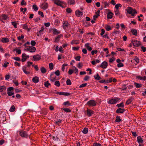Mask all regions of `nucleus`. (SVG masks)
Wrapping results in <instances>:
<instances>
[{
	"instance_id": "obj_1",
	"label": "nucleus",
	"mask_w": 146,
	"mask_h": 146,
	"mask_svg": "<svg viewBox=\"0 0 146 146\" xmlns=\"http://www.w3.org/2000/svg\"><path fill=\"white\" fill-rule=\"evenodd\" d=\"M125 10L127 11V13L131 14V16H134L135 14L137 13L136 10L133 9L132 8L129 7H127Z\"/></svg>"
},
{
	"instance_id": "obj_2",
	"label": "nucleus",
	"mask_w": 146,
	"mask_h": 146,
	"mask_svg": "<svg viewBox=\"0 0 146 146\" xmlns=\"http://www.w3.org/2000/svg\"><path fill=\"white\" fill-rule=\"evenodd\" d=\"M40 7L41 9L45 10L48 8V5L47 3L44 2L41 3L40 5Z\"/></svg>"
},
{
	"instance_id": "obj_3",
	"label": "nucleus",
	"mask_w": 146,
	"mask_h": 146,
	"mask_svg": "<svg viewBox=\"0 0 146 146\" xmlns=\"http://www.w3.org/2000/svg\"><path fill=\"white\" fill-rule=\"evenodd\" d=\"M87 104L89 106L94 107L96 106V103L94 100H90L87 102Z\"/></svg>"
},
{
	"instance_id": "obj_4",
	"label": "nucleus",
	"mask_w": 146,
	"mask_h": 146,
	"mask_svg": "<svg viewBox=\"0 0 146 146\" xmlns=\"http://www.w3.org/2000/svg\"><path fill=\"white\" fill-rule=\"evenodd\" d=\"M119 98H112L109 101L108 103L111 104H115L119 100Z\"/></svg>"
},
{
	"instance_id": "obj_5",
	"label": "nucleus",
	"mask_w": 146,
	"mask_h": 146,
	"mask_svg": "<svg viewBox=\"0 0 146 146\" xmlns=\"http://www.w3.org/2000/svg\"><path fill=\"white\" fill-rule=\"evenodd\" d=\"M19 134L21 137L24 138H27L28 136L26 132L24 131H19Z\"/></svg>"
},
{
	"instance_id": "obj_6",
	"label": "nucleus",
	"mask_w": 146,
	"mask_h": 146,
	"mask_svg": "<svg viewBox=\"0 0 146 146\" xmlns=\"http://www.w3.org/2000/svg\"><path fill=\"white\" fill-rule=\"evenodd\" d=\"M132 43L135 47H137L140 45L141 44V42L139 41H137L135 40H132Z\"/></svg>"
},
{
	"instance_id": "obj_7",
	"label": "nucleus",
	"mask_w": 146,
	"mask_h": 146,
	"mask_svg": "<svg viewBox=\"0 0 146 146\" xmlns=\"http://www.w3.org/2000/svg\"><path fill=\"white\" fill-rule=\"evenodd\" d=\"M25 50L29 51L30 52H34L35 51L36 48L33 46H29L27 47Z\"/></svg>"
},
{
	"instance_id": "obj_8",
	"label": "nucleus",
	"mask_w": 146,
	"mask_h": 146,
	"mask_svg": "<svg viewBox=\"0 0 146 146\" xmlns=\"http://www.w3.org/2000/svg\"><path fill=\"white\" fill-rule=\"evenodd\" d=\"M56 137L57 138V139H58L61 137H63L64 134L63 133L62 131H60L59 132H57L56 133Z\"/></svg>"
},
{
	"instance_id": "obj_9",
	"label": "nucleus",
	"mask_w": 146,
	"mask_h": 146,
	"mask_svg": "<svg viewBox=\"0 0 146 146\" xmlns=\"http://www.w3.org/2000/svg\"><path fill=\"white\" fill-rule=\"evenodd\" d=\"M8 17L5 14L2 15L0 18V20L1 21L3 22H4L3 21V20H7L8 19Z\"/></svg>"
},
{
	"instance_id": "obj_10",
	"label": "nucleus",
	"mask_w": 146,
	"mask_h": 146,
	"mask_svg": "<svg viewBox=\"0 0 146 146\" xmlns=\"http://www.w3.org/2000/svg\"><path fill=\"white\" fill-rule=\"evenodd\" d=\"M56 94H57L60 95H64V96H69L70 95V93L66 92H56Z\"/></svg>"
},
{
	"instance_id": "obj_11",
	"label": "nucleus",
	"mask_w": 146,
	"mask_h": 146,
	"mask_svg": "<svg viewBox=\"0 0 146 146\" xmlns=\"http://www.w3.org/2000/svg\"><path fill=\"white\" fill-rule=\"evenodd\" d=\"M22 60L21 61L22 62H24L25 61L27 58H29V56H27L25 53H23L22 54Z\"/></svg>"
},
{
	"instance_id": "obj_12",
	"label": "nucleus",
	"mask_w": 146,
	"mask_h": 146,
	"mask_svg": "<svg viewBox=\"0 0 146 146\" xmlns=\"http://www.w3.org/2000/svg\"><path fill=\"white\" fill-rule=\"evenodd\" d=\"M108 65L107 62L106 61H104L101 64L100 67L104 69H105L107 68Z\"/></svg>"
},
{
	"instance_id": "obj_13",
	"label": "nucleus",
	"mask_w": 146,
	"mask_h": 146,
	"mask_svg": "<svg viewBox=\"0 0 146 146\" xmlns=\"http://www.w3.org/2000/svg\"><path fill=\"white\" fill-rule=\"evenodd\" d=\"M54 3L58 6L60 7L62 6V5L61 2L59 0H54Z\"/></svg>"
},
{
	"instance_id": "obj_14",
	"label": "nucleus",
	"mask_w": 146,
	"mask_h": 146,
	"mask_svg": "<svg viewBox=\"0 0 146 146\" xmlns=\"http://www.w3.org/2000/svg\"><path fill=\"white\" fill-rule=\"evenodd\" d=\"M63 36L62 34H60L57 36L55 38V41L56 42H58L60 40V38L63 37Z\"/></svg>"
},
{
	"instance_id": "obj_15",
	"label": "nucleus",
	"mask_w": 146,
	"mask_h": 146,
	"mask_svg": "<svg viewBox=\"0 0 146 146\" xmlns=\"http://www.w3.org/2000/svg\"><path fill=\"white\" fill-rule=\"evenodd\" d=\"M75 14L76 15H77L78 17H80L82 16L83 13L82 12L80 11L79 10H78L75 11Z\"/></svg>"
},
{
	"instance_id": "obj_16",
	"label": "nucleus",
	"mask_w": 146,
	"mask_h": 146,
	"mask_svg": "<svg viewBox=\"0 0 146 146\" xmlns=\"http://www.w3.org/2000/svg\"><path fill=\"white\" fill-rule=\"evenodd\" d=\"M87 113L88 116L90 117L94 113V111L92 110L88 109L87 110Z\"/></svg>"
},
{
	"instance_id": "obj_17",
	"label": "nucleus",
	"mask_w": 146,
	"mask_h": 146,
	"mask_svg": "<svg viewBox=\"0 0 146 146\" xmlns=\"http://www.w3.org/2000/svg\"><path fill=\"white\" fill-rule=\"evenodd\" d=\"M125 111L124 109L119 108L117 109L116 112L117 113H123Z\"/></svg>"
},
{
	"instance_id": "obj_18",
	"label": "nucleus",
	"mask_w": 146,
	"mask_h": 146,
	"mask_svg": "<svg viewBox=\"0 0 146 146\" xmlns=\"http://www.w3.org/2000/svg\"><path fill=\"white\" fill-rule=\"evenodd\" d=\"M113 15V14L112 12H108L107 13V18L111 19L112 18Z\"/></svg>"
},
{
	"instance_id": "obj_19",
	"label": "nucleus",
	"mask_w": 146,
	"mask_h": 146,
	"mask_svg": "<svg viewBox=\"0 0 146 146\" xmlns=\"http://www.w3.org/2000/svg\"><path fill=\"white\" fill-rule=\"evenodd\" d=\"M54 75V73H52L50 75V80L52 82L56 80V76H53Z\"/></svg>"
},
{
	"instance_id": "obj_20",
	"label": "nucleus",
	"mask_w": 146,
	"mask_h": 146,
	"mask_svg": "<svg viewBox=\"0 0 146 146\" xmlns=\"http://www.w3.org/2000/svg\"><path fill=\"white\" fill-rule=\"evenodd\" d=\"M69 5H74L75 4V0H69L68 2Z\"/></svg>"
},
{
	"instance_id": "obj_21",
	"label": "nucleus",
	"mask_w": 146,
	"mask_h": 146,
	"mask_svg": "<svg viewBox=\"0 0 146 146\" xmlns=\"http://www.w3.org/2000/svg\"><path fill=\"white\" fill-rule=\"evenodd\" d=\"M137 141L139 143H142L143 142V139L140 136H138L137 137Z\"/></svg>"
},
{
	"instance_id": "obj_22",
	"label": "nucleus",
	"mask_w": 146,
	"mask_h": 146,
	"mask_svg": "<svg viewBox=\"0 0 146 146\" xmlns=\"http://www.w3.org/2000/svg\"><path fill=\"white\" fill-rule=\"evenodd\" d=\"M52 32L53 34L54 35H57L60 33V31H58L55 29H53Z\"/></svg>"
},
{
	"instance_id": "obj_23",
	"label": "nucleus",
	"mask_w": 146,
	"mask_h": 146,
	"mask_svg": "<svg viewBox=\"0 0 146 146\" xmlns=\"http://www.w3.org/2000/svg\"><path fill=\"white\" fill-rule=\"evenodd\" d=\"M1 41L3 43H7L9 41V40L8 38H2Z\"/></svg>"
},
{
	"instance_id": "obj_24",
	"label": "nucleus",
	"mask_w": 146,
	"mask_h": 146,
	"mask_svg": "<svg viewBox=\"0 0 146 146\" xmlns=\"http://www.w3.org/2000/svg\"><path fill=\"white\" fill-rule=\"evenodd\" d=\"M27 67L24 66L23 67V72L26 74H30V72L26 71Z\"/></svg>"
},
{
	"instance_id": "obj_25",
	"label": "nucleus",
	"mask_w": 146,
	"mask_h": 146,
	"mask_svg": "<svg viewBox=\"0 0 146 146\" xmlns=\"http://www.w3.org/2000/svg\"><path fill=\"white\" fill-rule=\"evenodd\" d=\"M40 70L41 72L43 74L45 73L46 71V69L43 66H41L40 67Z\"/></svg>"
},
{
	"instance_id": "obj_26",
	"label": "nucleus",
	"mask_w": 146,
	"mask_h": 146,
	"mask_svg": "<svg viewBox=\"0 0 146 146\" xmlns=\"http://www.w3.org/2000/svg\"><path fill=\"white\" fill-rule=\"evenodd\" d=\"M69 25V24L67 22H64L63 24V27L64 29H66L67 27Z\"/></svg>"
},
{
	"instance_id": "obj_27",
	"label": "nucleus",
	"mask_w": 146,
	"mask_h": 146,
	"mask_svg": "<svg viewBox=\"0 0 146 146\" xmlns=\"http://www.w3.org/2000/svg\"><path fill=\"white\" fill-rule=\"evenodd\" d=\"M62 110H64L65 112H70L71 111V110L69 108H61Z\"/></svg>"
},
{
	"instance_id": "obj_28",
	"label": "nucleus",
	"mask_w": 146,
	"mask_h": 146,
	"mask_svg": "<svg viewBox=\"0 0 146 146\" xmlns=\"http://www.w3.org/2000/svg\"><path fill=\"white\" fill-rule=\"evenodd\" d=\"M133 100V99L132 98H130L126 102V104L127 105L131 103V102Z\"/></svg>"
},
{
	"instance_id": "obj_29",
	"label": "nucleus",
	"mask_w": 146,
	"mask_h": 146,
	"mask_svg": "<svg viewBox=\"0 0 146 146\" xmlns=\"http://www.w3.org/2000/svg\"><path fill=\"white\" fill-rule=\"evenodd\" d=\"M94 78L96 80H100L101 79V78L99 75V74L98 73L94 76Z\"/></svg>"
},
{
	"instance_id": "obj_30",
	"label": "nucleus",
	"mask_w": 146,
	"mask_h": 146,
	"mask_svg": "<svg viewBox=\"0 0 146 146\" xmlns=\"http://www.w3.org/2000/svg\"><path fill=\"white\" fill-rule=\"evenodd\" d=\"M38 14L39 16H40L41 17L43 18L44 17V15L43 13L42 12L40 11H38Z\"/></svg>"
},
{
	"instance_id": "obj_31",
	"label": "nucleus",
	"mask_w": 146,
	"mask_h": 146,
	"mask_svg": "<svg viewBox=\"0 0 146 146\" xmlns=\"http://www.w3.org/2000/svg\"><path fill=\"white\" fill-rule=\"evenodd\" d=\"M131 32L133 35L135 36H137V32L136 30L132 29L131 30Z\"/></svg>"
},
{
	"instance_id": "obj_32",
	"label": "nucleus",
	"mask_w": 146,
	"mask_h": 146,
	"mask_svg": "<svg viewBox=\"0 0 146 146\" xmlns=\"http://www.w3.org/2000/svg\"><path fill=\"white\" fill-rule=\"evenodd\" d=\"M88 131V129L87 128L85 127L82 131V133L84 134H87Z\"/></svg>"
},
{
	"instance_id": "obj_33",
	"label": "nucleus",
	"mask_w": 146,
	"mask_h": 146,
	"mask_svg": "<svg viewBox=\"0 0 146 146\" xmlns=\"http://www.w3.org/2000/svg\"><path fill=\"white\" fill-rule=\"evenodd\" d=\"M105 29L107 31H108L111 29V28L110 26L107 25L105 26Z\"/></svg>"
},
{
	"instance_id": "obj_34",
	"label": "nucleus",
	"mask_w": 146,
	"mask_h": 146,
	"mask_svg": "<svg viewBox=\"0 0 146 146\" xmlns=\"http://www.w3.org/2000/svg\"><path fill=\"white\" fill-rule=\"evenodd\" d=\"M137 78L139 80H146V76H137Z\"/></svg>"
},
{
	"instance_id": "obj_35",
	"label": "nucleus",
	"mask_w": 146,
	"mask_h": 146,
	"mask_svg": "<svg viewBox=\"0 0 146 146\" xmlns=\"http://www.w3.org/2000/svg\"><path fill=\"white\" fill-rule=\"evenodd\" d=\"M15 110V108L14 105L11 106L10 109L9 111L10 112H12L14 111Z\"/></svg>"
},
{
	"instance_id": "obj_36",
	"label": "nucleus",
	"mask_w": 146,
	"mask_h": 146,
	"mask_svg": "<svg viewBox=\"0 0 146 146\" xmlns=\"http://www.w3.org/2000/svg\"><path fill=\"white\" fill-rule=\"evenodd\" d=\"M116 106L118 108L120 107L121 108H123L124 107V104L123 102H121L119 104H117L116 105Z\"/></svg>"
},
{
	"instance_id": "obj_37",
	"label": "nucleus",
	"mask_w": 146,
	"mask_h": 146,
	"mask_svg": "<svg viewBox=\"0 0 146 146\" xmlns=\"http://www.w3.org/2000/svg\"><path fill=\"white\" fill-rule=\"evenodd\" d=\"M134 84L137 88H139L142 86V84H141L134 83Z\"/></svg>"
},
{
	"instance_id": "obj_38",
	"label": "nucleus",
	"mask_w": 146,
	"mask_h": 146,
	"mask_svg": "<svg viewBox=\"0 0 146 146\" xmlns=\"http://www.w3.org/2000/svg\"><path fill=\"white\" fill-rule=\"evenodd\" d=\"M102 3L104 4V8H106L107 7H108L109 5V4L106 1H104Z\"/></svg>"
},
{
	"instance_id": "obj_39",
	"label": "nucleus",
	"mask_w": 146,
	"mask_h": 146,
	"mask_svg": "<svg viewBox=\"0 0 146 146\" xmlns=\"http://www.w3.org/2000/svg\"><path fill=\"white\" fill-rule=\"evenodd\" d=\"M63 104L64 105L66 106H71V104L68 101H67L66 102H64L63 103Z\"/></svg>"
},
{
	"instance_id": "obj_40",
	"label": "nucleus",
	"mask_w": 146,
	"mask_h": 146,
	"mask_svg": "<svg viewBox=\"0 0 146 146\" xmlns=\"http://www.w3.org/2000/svg\"><path fill=\"white\" fill-rule=\"evenodd\" d=\"M6 89V87L4 86H2L0 87V92H1L4 90H5Z\"/></svg>"
},
{
	"instance_id": "obj_41",
	"label": "nucleus",
	"mask_w": 146,
	"mask_h": 146,
	"mask_svg": "<svg viewBox=\"0 0 146 146\" xmlns=\"http://www.w3.org/2000/svg\"><path fill=\"white\" fill-rule=\"evenodd\" d=\"M121 121V119L118 116H117L116 117V119H115V121L116 122H119Z\"/></svg>"
},
{
	"instance_id": "obj_42",
	"label": "nucleus",
	"mask_w": 146,
	"mask_h": 146,
	"mask_svg": "<svg viewBox=\"0 0 146 146\" xmlns=\"http://www.w3.org/2000/svg\"><path fill=\"white\" fill-rule=\"evenodd\" d=\"M49 69L50 70H52L53 68V64L52 63H51L49 64Z\"/></svg>"
},
{
	"instance_id": "obj_43",
	"label": "nucleus",
	"mask_w": 146,
	"mask_h": 146,
	"mask_svg": "<svg viewBox=\"0 0 146 146\" xmlns=\"http://www.w3.org/2000/svg\"><path fill=\"white\" fill-rule=\"evenodd\" d=\"M50 85L48 81H47L44 82V85L45 86L48 87V86Z\"/></svg>"
},
{
	"instance_id": "obj_44",
	"label": "nucleus",
	"mask_w": 146,
	"mask_h": 146,
	"mask_svg": "<svg viewBox=\"0 0 146 146\" xmlns=\"http://www.w3.org/2000/svg\"><path fill=\"white\" fill-rule=\"evenodd\" d=\"M121 5L120 4L118 3L115 6V7L117 10L118 9L119 7H121Z\"/></svg>"
},
{
	"instance_id": "obj_45",
	"label": "nucleus",
	"mask_w": 146,
	"mask_h": 146,
	"mask_svg": "<svg viewBox=\"0 0 146 146\" xmlns=\"http://www.w3.org/2000/svg\"><path fill=\"white\" fill-rule=\"evenodd\" d=\"M66 84L67 85H70L72 83L70 79H68L66 81Z\"/></svg>"
},
{
	"instance_id": "obj_46",
	"label": "nucleus",
	"mask_w": 146,
	"mask_h": 146,
	"mask_svg": "<svg viewBox=\"0 0 146 146\" xmlns=\"http://www.w3.org/2000/svg\"><path fill=\"white\" fill-rule=\"evenodd\" d=\"M13 87H11L8 88L7 89V92H11L13 90Z\"/></svg>"
},
{
	"instance_id": "obj_47",
	"label": "nucleus",
	"mask_w": 146,
	"mask_h": 146,
	"mask_svg": "<svg viewBox=\"0 0 146 146\" xmlns=\"http://www.w3.org/2000/svg\"><path fill=\"white\" fill-rule=\"evenodd\" d=\"M54 85L56 86H57L59 87L60 86V83L59 81H56L54 83Z\"/></svg>"
},
{
	"instance_id": "obj_48",
	"label": "nucleus",
	"mask_w": 146,
	"mask_h": 146,
	"mask_svg": "<svg viewBox=\"0 0 146 146\" xmlns=\"http://www.w3.org/2000/svg\"><path fill=\"white\" fill-rule=\"evenodd\" d=\"M66 11L68 13H71L72 11L71 9L69 8H67L66 9Z\"/></svg>"
},
{
	"instance_id": "obj_49",
	"label": "nucleus",
	"mask_w": 146,
	"mask_h": 146,
	"mask_svg": "<svg viewBox=\"0 0 146 146\" xmlns=\"http://www.w3.org/2000/svg\"><path fill=\"white\" fill-rule=\"evenodd\" d=\"M11 23L15 28H17V24L15 22H12Z\"/></svg>"
},
{
	"instance_id": "obj_50",
	"label": "nucleus",
	"mask_w": 146,
	"mask_h": 146,
	"mask_svg": "<svg viewBox=\"0 0 146 146\" xmlns=\"http://www.w3.org/2000/svg\"><path fill=\"white\" fill-rule=\"evenodd\" d=\"M55 74L56 76H59L60 75V71L58 70H57L54 73Z\"/></svg>"
},
{
	"instance_id": "obj_51",
	"label": "nucleus",
	"mask_w": 146,
	"mask_h": 146,
	"mask_svg": "<svg viewBox=\"0 0 146 146\" xmlns=\"http://www.w3.org/2000/svg\"><path fill=\"white\" fill-rule=\"evenodd\" d=\"M59 23V21L58 20V19H56L55 20L54 23L55 25H58Z\"/></svg>"
},
{
	"instance_id": "obj_52",
	"label": "nucleus",
	"mask_w": 146,
	"mask_h": 146,
	"mask_svg": "<svg viewBox=\"0 0 146 146\" xmlns=\"http://www.w3.org/2000/svg\"><path fill=\"white\" fill-rule=\"evenodd\" d=\"M117 66L118 67H121L123 66V64L122 63H119L117 64Z\"/></svg>"
},
{
	"instance_id": "obj_53",
	"label": "nucleus",
	"mask_w": 146,
	"mask_h": 146,
	"mask_svg": "<svg viewBox=\"0 0 146 146\" xmlns=\"http://www.w3.org/2000/svg\"><path fill=\"white\" fill-rule=\"evenodd\" d=\"M134 60L137 63H139V59L137 56L135 57Z\"/></svg>"
},
{
	"instance_id": "obj_54",
	"label": "nucleus",
	"mask_w": 146,
	"mask_h": 146,
	"mask_svg": "<svg viewBox=\"0 0 146 146\" xmlns=\"http://www.w3.org/2000/svg\"><path fill=\"white\" fill-rule=\"evenodd\" d=\"M81 56H78L75 58V60L77 61H80V58Z\"/></svg>"
},
{
	"instance_id": "obj_55",
	"label": "nucleus",
	"mask_w": 146,
	"mask_h": 146,
	"mask_svg": "<svg viewBox=\"0 0 146 146\" xmlns=\"http://www.w3.org/2000/svg\"><path fill=\"white\" fill-rule=\"evenodd\" d=\"M87 83L83 84L80 86L79 87L80 88H81L82 87H84L86 86L87 85Z\"/></svg>"
},
{
	"instance_id": "obj_56",
	"label": "nucleus",
	"mask_w": 146,
	"mask_h": 146,
	"mask_svg": "<svg viewBox=\"0 0 146 146\" xmlns=\"http://www.w3.org/2000/svg\"><path fill=\"white\" fill-rule=\"evenodd\" d=\"M32 81L35 83H36V76L33 78L32 79Z\"/></svg>"
},
{
	"instance_id": "obj_57",
	"label": "nucleus",
	"mask_w": 146,
	"mask_h": 146,
	"mask_svg": "<svg viewBox=\"0 0 146 146\" xmlns=\"http://www.w3.org/2000/svg\"><path fill=\"white\" fill-rule=\"evenodd\" d=\"M93 146H101L100 144L99 143H94L93 144Z\"/></svg>"
},
{
	"instance_id": "obj_58",
	"label": "nucleus",
	"mask_w": 146,
	"mask_h": 146,
	"mask_svg": "<svg viewBox=\"0 0 146 146\" xmlns=\"http://www.w3.org/2000/svg\"><path fill=\"white\" fill-rule=\"evenodd\" d=\"M62 120L60 119L58 120V121H55V123L57 124V125H59L60 123H61Z\"/></svg>"
},
{
	"instance_id": "obj_59",
	"label": "nucleus",
	"mask_w": 146,
	"mask_h": 146,
	"mask_svg": "<svg viewBox=\"0 0 146 146\" xmlns=\"http://www.w3.org/2000/svg\"><path fill=\"white\" fill-rule=\"evenodd\" d=\"M141 48L142 49V50L143 52H145L146 51V47H144L143 46H142L141 47Z\"/></svg>"
},
{
	"instance_id": "obj_60",
	"label": "nucleus",
	"mask_w": 146,
	"mask_h": 146,
	"mask_svg": "<svg viewBox=\"0 0 146 146\" xmlns=\"http://www.w3.org/2000/svg\"><path fill=\"white\" fill-rule=\"evenodd\" d=\"M127 87L125 85H123L122 86V88L121 89V90H125L126 89Z\"/></svg>"
},
{
	"instance_id": "obj_61",
	"label": "nucleus",
	"mask_w": 146,
	"mask_h": 146,
	"mask_svg": "<svg viewBox=\"0 0 146 146\" xmlns=\"http://www.w3.org/2000/svg\"><path fill=\"white\" fill-rule=\"evenodd\" d=\"M100 83H108V80H102L100 81Z\"/></svg>"
},
{
	"instance_id": "obj_62",
	"label": "nucleus",
	"mask_w": 146,
	"mask_h": 146,
	"mask_svg": "<svg viewBox=\"0 0 146 146\" xmlns=\"http://www.w3.org/2000/svg\"><path fill=\"white\" fill-rule=\"evenodd\" d=\"M90 78V77L88 76H86L84 78V80L85 81H87Z\"/></svg>"
},
{
	"instance_id": "obj_63",
	"label": "nucleus",
	"mask_w": 146,
	"mask_h": 146,
	"mask_svg": "<svg viewBox=\"0 0 146 146\" xmlns=\"http://www.w3.org/2000/svg\"><path fill=\"white\" fill-rule=\"evenodd\" d=\"M97 50H93L91 52V54L93 55L94 54H96L97 52Z\"/></svg>"
},
{
	"instance_id": "obj_64",
	"label": "nucleus",
	"mask_w": 146,
	"mask_h": 146,
	"mask_svg": "<svg viewBox=\"0 0 146 146\" xmlns=\"http://www.w3.org/2000/svg\"><path fill=\"white\" fill-rule=\"evenodd\" d=\"M36 44V42L34 40H32L31 41V44L33 46H35Z\"/></svg>"
}]
</instances>
